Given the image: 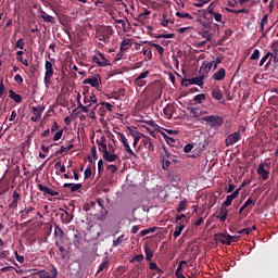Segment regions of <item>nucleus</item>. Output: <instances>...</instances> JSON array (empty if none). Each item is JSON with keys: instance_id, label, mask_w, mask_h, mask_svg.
<instances>
[{"instance_id": "4d7b16f0", "label": "nucleus", "mask_w": 278, "mask_h": 278, "mask_svg": "<svg viewBox=\"0 0 278 278\" xmlns=\"http://www.w3.org/2000/svg\"><path fill=\"white\" fill-rule=\"evenodd\" d=\"M74 247H79V232L76 231L74 235V241H73Z\"/></svg>"}, {"instance_id": "5fc2aeb1", "label": "nucleus", "mask_w": 278, "mask_h": 278, "mask_svg": "<svg viewBox=\"0 0 278 278\" xmlns=\"http://www.w3.org/2000/svg\"><path fill=\"white\" fill-rule=\"evenodd\" d=\"M90 177H92V167H87L85 169V179H90Z\"/></svg>"}, {"instance_id": "864d4df0", "label": "nucleus", "mask_w": 278, "mask_h": 278, "mask_svg": "<svg viewBox=\"0 0 278 278\" xmlns=\"http://www.w3.org/2000/svg\"><path fill=\"white\" fill-rule=\"evenodd\" d=\"M212 16L217 23H220V21H223V14L220 13L212 12Z\"/></svg>"}, {"instance_id": "774afa93", "label": "nucleus", "mask_w": 278, "mask_h": 278, "mask_svg": "<svg viewBox=\"0 0 278 278\" xmlns=\"http://www.w3.org/2000/svg\"><path fill=\"white\" fill-rule=\"evenodd\" d=\"M182 218H186L185 214L176 215V220H175L176 225H179V223H181L179 220H181Z\"/></svg>"}, {"instance_id": "a211bd4d", "label": "nucleus", "mask_w": 278, "mask_h": 278, "mask_svg": "<svg viewBox=\"0 0 278 278\" xmlns=\"http://www.w3.org/2000/svg\"><path fill=\"white\" fill-rule=\"evenodd\" d=\"M102 157L105 162H116V160H118V155L116 153H111L110 151L102 154Z\"/></svg>"}, {"instance_id": "680f3d73", "label": "nucleus", "mask_w": 278, "mask_h": 278, "mask_svg": "<svg viewBox=\"0 0 278 278\" xmlns=\"http://www.w3.org/2000/svg\"><path fill=\"white\" fill-rule=\"evenodd\" d=\"M101 105H104L109 112H112L114 110V106L110 102H101Z\"/></svg>"}, {"instance_id": "c9c22d12", "label": "nucleus", "mask_w": 278, "mask_h": 278, "mask_svg": "<svg viewBox=\"0 0 278 278\" xmlns=\"http://www.w3.org/2000/svg\"><path fill=\"white\" fill-rule=\"evenodd\" d=\"M205 99H206L205 93H199L193 98V101H195V103H203Z\"/></svg>"}, {"instance_id": "412c9836", "label": "nucleus", "mask_w": 278, "mask_h": 278, "mask_svg": "<svg viewBox=\"0 0 278 278\" xmlns=\"http://www.w3.org/2000/svg\"><path fill=\"white\" fill-rule=\"evenodd\" d=\"M63 187L71 188V192H77V190H81V184L65 182Z\"/></svg>"}, {"instance_id": "37998d69", "label": "nucleus", "mask_w": 278, "mask_h": 278, "mask_svg": "<svg viewBox=\"0 0 278 278\" xmlns=\"http://www.w3.org/2000/svg\"><path fill=\"white\" fill-rule=\"evenodd\" d=\"M202 38L205 39V42H210L212 40V33L210 30L202 31Z\"/></svg>"}, {"instance_id": "79ce46f5", "label": "nucleus", "mask_w": 278, "mask_h": 278, "mask_svg": "<svg viewBox=\"0 0 278 278\" xmlns=\"http://www.w3.org/2000/svg\"><path fill=\"white\" fill-rule=\"evenodd\" d=\"M253 229H255V227H253V228H243V229L237 231V233H239V236H242V235L249 236V233H251L253 231Z\"/></svg>"}, {"instance_id": "4c0bfd02", "label": "nucleus", "mask_w": 278, "mask_h": 278, "mask_svg": "<svg viewBox=\"0 0 278 278\" xmlns=\"http://www.w3.org/2000/svg\"><path fill=\"white\" fill-rule=\"evenodd\" d=\"M74 148H75V144H73V143H71V144L67 146V147L62 146V147H61V150L58 151V153H59L60 155H62V153H66V152L71 151V149H74Z\"/></svg>"}, {"instance_id": "1a4fd4ad", "label": "nucleus", "mask_w": 278, "mask_h": 278, "mask_svg": "<svg viewBox=\"0 0 278 278\" xmlns=\"http://www.w3.org/2000/svg\"><path fill=\"white\" fill-rule=\"evenodd\" d=\"M238 140H240V131H235L233 134H230L225 140L226 147H233V144H236Z\"/></svg>"}, {"instance_id": "bf43d9fd", "label": "nucleus", "mask_w": 278, "mask_h": 278, "mask_svg": "<svg viewBox=\"0 0 278 278\" xmlns=\"http://www.w3.org/2000/svg\"><path fill=\"white\" fill-rule=\"evenodd\" d=\"M59 251L61 253L62 260L66 258V249L62 245H59Z\"/></svg>"}, {"instance_id": "f3484780", "label": "nucleus", "mask_w": 278, "mask_h": 278, "mask_svg": "<svg viewBox=\"0 0 278 278\" xmlns=\"http://www.w3.org/2000/svg\"><path fill=\"white\" fill-rule=\"evenodd\" d=\"M226 75H227V72L225 71V68L222 67L213 74V79L215 81H223Z\"/></svg>"}, {"instance_id": "0e129e2a", "label": "nucleus", "mask_w": 278, "mask_h": 278, "mask_svg": "<svg viewBox=\"0 0 278 278\" xmlns=\"http://www.w3.org/2000/svg\"><path fill=\"white\" fill-rule=\"evenodd\" d=\"M233 190H236V185L229 184L228 188L226 189V192H227V194H231V192H233Z\"/></svg>"}, {"instance_id": "4be33fe9", "label": "nucleus", "mask_w": 278, "mask_h": 278, "mask_svg": "<svg viewBox=\"0 0 278 278\" xmlns=\"http://www.w3.org/2000/svg\"><path fill=\"white\" fill-rule=\"evenodd\" d=\"M189 114H191L192 118H199L201 116V109L197 106H191L188 109Z\"/></svg>"}, {"instance_id": "9b49d317", "label": "nucleus", "mask_w": 278, "mask_h": 278, "mask_svg": "<svg viewBox=\"0 0 278 278\" xmlns=\"http://www.w3.org/2000/svg\"><path fill=\"white\" fill-rule=\"evenodd\" d=\"M218 240L222 242V244L229 247L231 242H236V236L222 233L218 236Z\"/></svg>"}, {"instance_id": "393cba45", "label": "nucleus", "mask_w": 278, "mask_h": 278, "mask_svg": "<svg viewBox=\"0 0 278 278\" xmlns=\"http://www.w3.org/2000/svg\"><path fill=\"white\" fill-rule=\"evenodd\" d=\"M184 229H186V225L184 223H179L175 228L174 238H179Z\"/></svg>"}, {"instance_id": "603ef678", "label": "nucleus", "mask_w": 278, "mask_h": 278, "mask_svg": "<svg viewBox=\"0 0 278 278\" xmlns=\"http://www.w3.org/2000/svg\"><path fill=\"white\" fill-rule=\"evenodd\" d=\"M63 134H64V130H63V129L56 131L55 135H54V137H53L54 142H58V140H61Z\"/></svg>"}, {"instance_id": "0eeeda50", "label": "nucleus", "mask_w": 278, "mask_h": 278, "mask_svg": "<svg viewBox=\"0 0 278 278\" xmlns=\"http://www.w3.org/2000/svg\"><path fill=\"white\" fill-rule=\"evenodd\" d=\"M203 79H205V74L189 78L187 81L189 86H199L200 88H203Z\"/></svg>"}, {"instance_id": "e2e57ef3", "label": "nucleus", "mask_w": 278, "mask_h": 278, "mask_svg": "<svg viewBox=\"0 0 278 278\" xmlns=\"http://www.w3.org/2000/svg\"><path fill=\"white\" fill-rule=\"evenodd\" d=\"M108 170H110V173H112V175H114V173H116L118 170V166H116V165H109L108 166Z\"/></svg>"}, {"instance_id": "c756f323", "label": "nucleus", "mask_w": 278, "mask_h": 278, "mask_svg": "<svg viewBox=\"0 0 278 278\" xmlns=\"http://www.w3.org/2000/svg\"><path fill=\"white\" fill-rule=\"evenodd\" d=\"M187 205H188V200L184 199L182 201L179 202L176 211L177 212H184V210H186Z\"/></svg>"}, {"instance_id": "20e7f679", "label": "nucleus", "mask_w": 278, "mask_h": 278, "mask_svg": "<svg viewBox=\"0 0 278 278\" xmlns=\"http://www.w3.org/2000/svg\"><path fill=\"white\" fill-rule=\"evenodd\" d=\"M83 84H88L92 88H99L101 86V76L99 74H96L83 81Z\"/></svg>"}, {"instance_id": "9d476101", "label": "nucleus", "mask_w": 278, "mask_h": 278, "mask_svg": "<svg viewBox=\"0 0 278 278\" xmlns=\"http://www.w3.org/2000/svg\"><path fill=\"white\" fill-rule=\"evenodd\" d=\"M212 66H214V62L204 61L199 71L200 75H205V77H207L212 71Z\"/></svg>"}, {"instance_id": "de8ad7c7", "label": "nucleus", "mask_w": 278, "mask_h": 278, "mask_svg": "<svg viewBox=\"0 0 278 278\" xmlns=\"http://www.w3.org/2000/svg\"><path fill=\"white\" fill-rule=\"evenodd\" d=\"M15 47H17V49H21V50L25 49V39L20 38V39L16 41Z\"/></svg>"}, {"instance_id": "7ed1b4c3", "label": "nucleus", "mask_w": 278, "mask_h": 278, "mask_svg": "<svg viewBox=\"0 0 278 278\" xmlns=\"http://www.w3.org/2000/svg\"><path fill=\"white\" fill-rule=\"evenodd\" d=\"M118 136L124 146V151H126V153H128V155H131L132 157H135V160H138V155L134 153V150H131V147L129 146V140H127V137H125V134L119 132Z\"/></svg>"}, {"instance_id": "c85d7f7f", "label": "nucleus", "mask_w": 278, "mask_h": 278, "mask_svg": "<svg viewBox=\"0 0 278 278\" xmlns=\"http://www.w3.org/2000/svg\"><path fill=\"white\" fill-rule=\"evenodd\" d=\"M108 264H110V261H108V258H104L98 267L97 275H99V273H102V270H105V268H108Z\"/></svg>"}, {"instance_id": "72a5a7b5", "label": "nucleus", "mask_w": 278, "mask_h": 278, "mask_svg": "<svg viewBox=\"0 0 278 278\" xmlns=\"http://www.w3.org/2000/svg\"><path fill=\"white\" fill-rule=\"evenodd\" d=\"M156 227H151L148 229H143L140 231V236L143 238L144 236H149V233H154V231L156 230Z\"/></svg>"}, {"instance_id": "69168bd1", "label": "nucleus", "mask_w": 278, "mask_h": 278, "mask_svg": "<svg viewBox=\"0 0 278 278\" xmlns=\"http://www.w3.org/2000/svg\"><path fill=\"white\" fill-rule=\"evenodd\" d=\"M193 147H194V146H192V144H190V143H188L187 146H185V148H184L185 153H190V151H192Z\"/></svg>"}, {"instance_id": "e433bc0d", "label": "nucleus", "mask_w": 278, "mask_h": 278, "mask_svg": "<svg viewBox=\"0 0 278 278\" xmlns=\"http://www.w3.org/2000/svg\"><path fill=\"white\" fill-rule=\"evenodd\" d=\"M150 47H154V49H156L157 53H160V55H164V47L160 46L159 43H153L150 42Z\"/></svg>"}, {"instance_id": "2eb2a0df", "label": "nucleus", "mask_w": 278, "mask_h": 278, "mask_svg": "<svg viewBox=\"0 0 278 278\" xmlns=\"http://www.w3.org/2000/svg\"><path fill=\"white\" fill-rule=\"evenodd\" d=\"M40 192H45V194H50V197H60V192L47 187L42 186V184L38 185Z\"/></svg>"}, {"instance_id": "f8f14e48", "label": "nucleus", "mask_w": 278, "mask_h": 278, "mask_svg": "<svg viewBox=\"0 0 278 278\" xmlns=\"http://www.w3.org/2000/svg\"><path fill=\"white\" fill-rule=\"evenodd\" d=\"M239 194H240V188L236 189L230 195H227L226 200L223 203L224 207H229V205L233 203V200L238 199Z\"/></svg>"}, {"instance_id": "3c124183", "label": "nucleus", "mask_w": 278, "mask_h": 278, "mask_svg": "<svg viewBox=\"0 0 278 278\" xmlns=\"http://www.w3.org/2000/svg\"><path fill=\"white\" fill-rule=\"evenodd\" d=\"M91 105H92V103H89L87 105L81 104V106H78V108L81 110V112H84L85 114H88L90 112Z\"/></svg>"}, {"instance_id": "6e6552de", "label": "nucleus", "mask_w": 278, "mask_h": 278, "mask_svg": "<svg viewBox=\"0 0 278 278\" xmlns=\"http://www.w3.org/2000/svg\"><path fill=\"white\" fill-rule=\"evenodd\" d=\"M38 275L39 278H58V269L55 266H52L49 271L40 270Z\"/></svg>"}, {"instance_id": "f257e3e1", "label": "nucleus", "mask_w": 278, "mask_h": 278, "mask_svg": "<svg viewBox=\"0 0 278 278\" xmlns=\"http://www.w3.org/2000/svg\"><path fill=\"white\" fill-rule=\"evenodd\" d=\"M202 121L208 124L210 127H220V125L224 123L223 117L218 115L204 116L202 117Z\"/></svg>"}, {"instance_id": "c03bdc74", "label": "nucleus", "mask_w": 278, "mask_h": 278, "mask_svg": "<svg viewBox=\"0 0 278 278\" xmlns=\"http://www.w3.org/2000/svg\"><path fill=\"white\" fill-rule=\"evenodd\" d=\"M135 84L139 88H142V87L147 86V80H143V78H135Z\"/></svg>"}, {"instance_id": "aec40b11", "label": "nucleus", "mask_w": 278, "mask_h": 278, "mask_svg": "<svg viewBox=\"0 0 278 278\" xmlns=\"http://www.w3.org/2000/svg\"><path fill=\"white\" fill-rule=\"evenodd\" d=\"M142 143H143L144 148L150 151V153H153V151H155V146L153 144V141H151L150 138L143 139Z\"/></svg>"}, {"instance_id": "a19ab883", "label": "nucleus", "mask_w": 278, "mask_h": 278, "mask_svg": "<svg viewBox=\"0 0 278 278\" xmlns=\"http://www.w3.org/2000/svg\"><path fill=\"white\" fill-rule=\"evenodd\" d=\"M125 240V235L119 236L116 240L113 241V247H121Z\"/></svg>"}, {"instance_id": "cd10ccee", "label": "nucleus", "mask_w": 278, "mask_h": 278, "mask_svg": "<svg viewBox=\"0 0 278 278\" xmlns=\"http://www.w3.org/2000/svg\"><path fill=\"white\" fill-rule=\"evenodd\" d=\"M261 31L264 36V27H266V25H268V14H265L262 20H261Z\"/></svg>"}, {"instance_id": "49530a36", "label": "nucleus", "mask_w": 278, "mask_h": 278, "mask_svg": "<svg viewBox=\"0 0 278 278\" xmlns=\"http://www.w3.org/2000/svg\"><path fill=\"white\" fill-rule=\"evenodd\" d=\"M68 216H70V214L67 211H64V214L61 215V220L63 223H65L66 225H68V223H71V219H68Z\"/></svg>"}, {"instance_id": "6ab92c4d", "label": "nucleus", "mask_w": 278, "mask_h": 278, "mask_svg": "<svg viewBox=\"0 0 278 278\" xmlns=\"http://www.w3.org/2000/svg\"><path fill=\"white\" fill-rule=\"evenodd\" d=\"M12 197H13V201L9 205V207H13L14 210H16L18 207V201H21V194L14 191Z\"/></svg>"}, {"instance_id": "423d86ee", "label": "nucleus", "mask_w": 278, "mask_h": 278, "mask_svg": "<svg viewBox=\"0 0 278 278\" xmlns=\"http://www.w3.org/2000/svg\"><path fill=\"white\" fill-rule=\"evenodd\" d=\"M266 166L268 168L267 163H260L257 167V174L262 177L264 181L268 179V175H270V170L266 169Z\"/></svg>"}, {"instance_id": "dca6fc26", "label": "nucleus", "mask_w": 278, "mask_h": 278, "mask_svg": "<svg viewBox=\"0 0 278 278\" xmlns=\"http://www.w3.org/2000/svg\"><path fill=\"white\" fill-rule=\"evenodd\" d=\"M228 214L229 210H227L226 206H222L219 208V213L215 217L218 218V220H222V223H225V220H227Z\"/></svg>"}, {"instance_id": "4468645a", "label": "nucleus", "mask_w": 278, "mask_h": 278, "mask_svg": "<svg viewBox=\"0 0 278 278\" xmlns=\"http://www.w3.org/2000/svg\"><path fill=\"white\" fill-rule=\"evenodd\" d=\"M97 144L99 146V152L102 153V155H105L108 153V144L105 143V136L100 137V139L97 140Z\"/></svg>"}, {"instance_id": "8fccbe9b", "label": "nucleus", "mask_w": 278, "mask_h": 278, "mask_svg": "<svg viewBox=\"0 0 278 278\" xmlns=\"http://www.w3.org/2000/svg\"><path fill=\"white\" fill-rule=\"evenodd\" d=\"M207 144H210L207 139H204L203 142H200V144H199L200 151H205L207 149Z\"/></svg>"}, {"instance_id": "58836bf2", "label": "nucleus", "mask_w": 278, "mask_h": 278, "mask_svg": "<svg viewBox=\"0 0 278 278\" xmlns=\"http://www.w3.org/2000/svg\"><path fill=\"white\" fill-rule=\"evenodd\" d=\"M253 205H255V202L253 201V199L250 198L242 205V210H247V207H250V210H251L253 207Z\"/></svg>"}, {"instance_id": "5701e85b", "label": "nucleus", "mask_w": 278, "mask_h": 278, "mask_svg": "<svg viewBox=\"0 0 278 278\" xmlns=\"http://www.w3.org/2000/svg\"><path fill=\"white\" fill-rule=\"evenodd\" d=\"M131 47V39H124L122 42H121V52H125L127 51L129 48Z\"/></svg>"}, {"instance_id": "09e8293b", "label": "nucleus", "mask_w": 278, "mask_h": 278, "mask_svg": "<svg viewBox=\"0 0 278 278\" xmlns=\"http://www.w3.org/2000/svg\"><path fill=\"white\" fill-rule=\"evenodd\" d=\"M268 58H273V53L267 52L261 60L260 62V66H264V64L266 63V60H268Z\"/></svg>"}, {"instance_id": "2f4dec72", "label": "nucleus", "mask_w": 278, "mask_h": 278, "mask_svg": "<svg viewBox=\"0 0 278 278\" xmlns=\"http://www.w3.org/2000/svg\"><path fill=\"white\" fill-rule=\"evenodd\" d=\"M144 253H146V260L147 262H151V258L153 257V251H151V248L144 247Z\"/></svg>"}, {"instance_id": "ea45409f", "label": "nucleus", "mask_w": 278, "mask_h": 278, "mask_svg": "<svg viewBox=\"0 0 278 278\" xmlns=\"http://www.w3.org/2000/svg\"><path fill=\"white\" fill-rule=\"evenodd\" d=\"M142 53H143V55H146L148 58V60H152L153 51L151 49L143 48Z\"/></svg>"}, {"instance_id": "f03ea898", "label": "nucleus", "mask_w": 278, "mask_h": 278, "mask_svg": "<svg viewBox=\"0 0 278 278\" xmlns=\"http://www.w3.org/2000/svg\"><path fill=\"white\" fill-rule=\"evenodd\" d=\"M45 68L46 73L43 81L46 86H49V84H51V77H53V63H51V61H46Z\"/></svg>"}, {"instance_id": "39448f33", "label": "nucleus", "mask_w": 278, "mask_h": 278, "mask_svg": "<svg viewBox=\"0 0 278 278\" xmlns=\"http://www.w3.org/2000/svg\"><path fill=\"white\" fill-rule=\"evenodd\" d=\"M33 114L35 116L30 117L33 123H38L40 118H42V112H45V106H33Z\"/></svg>"}, {"instance_id": "13d9d810", "label": "nucleus", "mask_w": 278, "mask_h": 278, "mask_svg": "<svg viewBox=\"0 0 278 278\" xmlns=\"http://www.w3.org/2000/svg\"><path fill=\"white\" fill-rule=\"evenodd\" d=\"M142 260H144V255L138 254V255H136V256L132 257V260L130 261V263H132V262H142Z\"/></svg>"}, {"instance_id": "052dcab7", "label": "nucleus", "mask_w": 278, "mask_h": 278, "mask_svg": "<svg viewBox=\"0 0 278 278\" xmlns=\"http://www.w3.org/2000/svg\"><path fill=\"white\" fill-rule=\"evenodd\" d=\"M149 71H144L141 74H139V76L137 77V79H147L149 77Z\"/></svg>"}, {"instance_id": "6e6d98bb", "label": "nucleus", "mask_w": 278, "mask_h": 278, "mask_svg": "<svg viewBox=\"0 0 278 278\" xmlns=\"http://www.w3.org/2000/svg\"><path fill=\"white\" fill-rule=\"evenodd\" d=\"M250 60H260V50L255 49L250 56Z\"/></svg>"}, {"instance_id": "b1692460", "label": "nucleus", "mask_w": 278, "mask_h": 278, "mask_svg": "<svg viewBox=\"0 0 278 278\" xmlns=\"http://www.w3.org/2000/svg\"><path fill=\"white\" fill-rule=\"evenodd\" d=\"M9 97L13 101H15V103H21L23 101V98L21 97V94L14 92V90H9Z\"/></svg>"}, {"instance_id": "f704fd0d", "label": "nucleus", "mask_w": 278, "mask_h": 278, "mask_svg": "<svg viewBox=\"0 0 278 278\" xmlns=\"http://www.w3.org/2000/svg\"><path fill=\"white\" fill-rule=\"evenodd\" d=\"M212 97L213 99H216V101H220V99H223V92H220L218 89H215L212 91Z\"/></svg>"}, {"instance_id": "ddd939ff", "label": "nucleus", "mask_w": 278, "mask_h": 278, "mask_svg": "<svg viewBox=\"0 0 278 278\" xmlns=\"http://www.w3.org/2000/svg\"><path fill=\"white\" fill-rule=\"evenodd\" d=\"M92 62L98 64V66H108V60L103 53L99 52L98 54L92 56Z\"/></svg>"}, {"instance_id": "a878e982", "label": "nucleus", "mask_w": 278, "mask_h": 278, "mask_svg": "<svg viewBox=\"0 0 278 278\" xmlns=\"http://www.w3.org/2000/svg\"><path fill=\"white\" fill-rule=\"evenodd\" d=\"M166 156H163L162 162H163V170H168L170 168V155L166 152Z\"/></svg>"}, {"instance_id": "a18cd8bd", "label": "nucleus", "mask_w": 278, "mask_h": 278, "mask_svg": "<svg viewBox=\"0 0 278 278\" xmlns=\"http://www.w3.org/2000/svg\"><path fill=\"white\" fill-rule=\"evenodd\" d=\"M176 16H178V18H188L189 21H192V15L189 13L177 12Z\"/></svg>"}, {"instance_id": "473e14b6", "label": "nucleus", "mask_w": 278, "mask_h": 278, "mask_svg": "<svg viewBox=\"0 0 278 278\" xmlns=\"http://www.w3.org/2000/svg\"><path fill=\"white\" fill-rule=\"evenodd\" d=\"M41 18H43V21H46V23H55V17L47 14L46 12H43L41 14Z\"/></svg>"}, {"instance_id": "7c9ffc66", "label": "nucleus", "mask_w": 278, "mask_h": 278, "mask_svg": "<svg viewBox=\"0 0 278 278\" xmlns=\"http://www.w3.org/2000/svg\"><path fill=\"white\" fill-rule=\"evenodd\" d=\"M54 236L55 238H64V230L58 225L54 226Z\"/></svg>"}, {"instance_id": "bb28decb", "label": "nucleus", "mask_w": 278, "mask_h": 278, "mask_svg": "<svg viewBox=\"0 0 278 278\" xmlns=\"http://www.w3.org/2000/svg\"><path fill=\"white\" fill-rule=\"evenodd\" d=\"M173 23H175V20L168 17L166 14L163 15V21L161 22L163 27H167L168 24L173 25Z\"/></svg>"}, {"instance_id": "338daca9", "label": "nucleus", "mask_w": 278, "mask_h": 278, "mask_svg": "<svg viewBox=\"0 0 278 278\" xmlns=\"http://www.w3.org/2000/svg\"><path fill=\"white\" fill-rule=\"evenodd\" d=\"M14 81H16V84H23V76L21 75H15L14 76Z\"/></svg>"}]
</instances>
